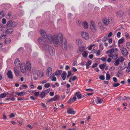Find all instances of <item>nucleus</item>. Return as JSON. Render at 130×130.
Instances as JSON below:
<instances>
[{
  "label": "nucleus",
  "mask_w": 130,
  "mask_h": 130,
  "mask_svg": "<svg viewBox=\"0 0 130 130\" xmlns=\"http://www.w3.org/2000/svg\"><path fill=\"white\" fill-rule=\"evenodd\" d=\"M47 41L49 44L53 43L56 47H58L59 45L64 50L67 49L68 46L67 42L64 40L63 34L61 32H58L53 35H48Z\"/></svg>",
  "instance_id": "1"
},
{
  "label": "nucleus",
  "mask_w": 130,
  "mask_h": 130,
  "mask_svg": "<svg viewBox=\"0 0 130 130\" xmlns=\"http://www.w3.org/2000/svg\"><path fill=\"white\" fill-rule=\"evenodd\" d=\"M118 50L117 48L116 47L114 48L108 50L106 52V53L108 54V56L109 57H112L113 56L112 53H117L118 52Z\"/></svg>",
  "instance_id": "2"
},
{
  "label": "nucleus",
  "mask_w": 130,
  "mask_h": 130,
  "mask_svg": "<svg viewBox=\"0 0 130 130\" xmlns=\"http://www.w3.org/2000/svg\"><path fill=\"white\" fill-rule=\"evenodd\" d=\"M40 33L41 35V36L42 37L44 38H45L46 37V42L48 43V42L47 41V39L48 38V36L49 35H52L51 34H48L47 35H46V32L45 30H43L42 29H41L40 30Z\"/></svg>",
  "instance_id": "3"
},
{
  "label": "nucleus",
  "mask_w": 130,
  "mask_h": 130,
  "mask_svg": "<svg viewBox=\"0 0 130 130\" xmlns=\"http://www.w3.org/2000/svg\"><path fill=\"white\" fill-rule=\"evenodd\" d=\"M90 26L91 29L93 31L96 30L97 27L94 22L93 21L90 22Z\"/></svg>",
  "instance_id": "4"
},
{
  "label": "nucleus",
  "mask_w": 130,
  "mask_h": 130,
  "mask_svg": "<svg viewBox=\"0 0 130 130\" xmlns=\"http://www.w3.org/2000/svg\"><path fill=\"white\" fill-rule=\"evenodd\" d=\"M81 34L82 37L85 40H88L89 37V35L88 33L84 31L81 32Z\"/></svg>",
  "instance_id": "5"
},
{
  "label": "nucleus",
  "mask_w": 130,
  "mask_h": 130,
  "mask_svg": "<svg viewBox=\"0 0 130 130\" xmlns=\"http://www.w3.org/2000/svg\"><path fill=\"white\" fill-rule=\"evenodd\" d=\"M120 51L122 54L124 56H125L127 55L128 52L126 48L124 47H122L120 48Z\"/></svg>",
  "instance_id": "6"
},
{
  "label": "nucleus",
  "mask_w": 130,
  "mask_h": 130,
  "mask_svg": "<svg viewBox=\"0 0 130 130\" xmlns=\"http://www.w3.org/2000/svg\"><path fill=\"white\" fill-rule=\"evenodd\" d=\"M48 51L49 54L51 55H54L55 54V50L51 46H50L48 47Z\"/></svg>",
  "instance_id": "7"
},
{
  "label": "nucleus",
  "mask_w": 130,
  "mask_h": 130,
  "mask_svg": "<svg viewBox=\"0 0 130 130\" xmlns=\"http://www.w3.org/2000/svg\"><path fill=\"white\" fill-rule=\"evenodd\" d=\"M52 69L50 67H48L46 71V75L49 76L51 75L52 73Z\"/></svg>",
  "instance_id": "8"
},
{
  "label": "nucleus",
  "mask_w": 130,
  "mask_h": 130,
  "mask_svg": "<svg viewBox=\"0 0 130 130\" xmlns=\"http://www.w3.org/2000/svg\"><path fill=\"white\" fill-rule=\"evenodd\" d=\"M20 69L21 72L23 73H24L26 71V68L25 64L24 63H22L20 65Z\"/></svg>",
  "instance_id": "9"
},
{
  "label": "nucleus",
  "mask_w": 130,
  "mask_h": 130,
  "mask_svg": "<svg viewBox=\"0 0 130 130\" xmlns=\"http://www.w3.org/2000/svg\"><path fill=\"white\" fill-rule=\"evenodd\" d=\"M45 41V39L42 37H40L38 39V42L41 45H42L44 44Z\"/></svg>",
  "instance_id": "10"
},
{
  "label": "nucleus",
  "mask_w": 130,
  "mask_h": 130,
  "mask_svg": "<svg viewBox=\"0 0 130 130\" xmlns=\"http://www.w3.org/2000/svg\"><path fill=\"white\" fill-rule=\"evenodd\" d=\"M26 65L27 70L28 71H30L31 69V65L30 62L27 61L26 62Z\"/></svg>",
  "instance_id": "11"
},
{
  "label": "nucleus",
  "mask_w": 130,
  "mask_h": 130,
  "mask_svg": "<svg viewBox=\"0 0 130 130\" xmlns=\"http://www.w3.org/2000/svg\"><path fill=\"white\" fill-rule=\"evenodd\" d=\"M14 64L16 67H17L20 65V62L19 59L18 58H16L14 61Z\"/></svg>",
  "instance_id": "12"
},
{
  "label": "nucleus",
  "mask_w": 130,
  "mask_h": 130,
  "mask_svg": "<svg viewBox=\"0 0 130 130\" xmlns=\"http://www.w3.org/2000/svg\"><path fill=\"white\" fill-rule=\"evenodd\" d=\"M67 112L68 114L73 115L75 113V111L71 108H69L67 109Z\"/></svg>",
  "instance_id": "13"
},
{
  "label": "nucleus",
  "mask_w": 130,
  "mask_h": 130,
  "mask_svg": "<svg viewBox=\"0 0 130 130\" xmlns=\"http://www.w3.org/2000/svg\"><path fill=\"white\" fill-rule=\"evenodd\" d=\"M103 21L105 25H107L110 22L109 19H107L106 18H104L103 19Z\"/></svg>",
  "instance_id": "14"
},
{
  "label": "nucleus",
  "mask_w": 130,
  "mask_h": 130,
  "mask_svg": "<svg viewBox=\"0 0 130 130\" xmlns=\"http://www.w3.org/2000/svg\"><path fill=\"white\" fill-rule=\"evenodd\" d=\"M83 27L85 29H88V24L87 22L86 21H84L82 23Z\"/></svg>",
  "instance_id": "15"
},
{
  "label": "nucleus",
  "mask_w": 130,
  "mask_h": 130,
  "mask_svg": "<svg viewBox=\"0 0 130 130\" xmlns=\"http://www.w3.org/2000/svg\"><path fill=\"white\" fill-rule=\"evenodd\" d=\"M7 75L9 79H12L13 78L12 73L11 70H9L7 73Z\"/></svg>",
  "instance_id": "16"
},
{
  "label": "nucleus",
  "mask_w": 130,
  "mask_h": 130,
  "mask_svg": "<svg viewBox=\"0 0 130 130\" xmlns=\"http://www.w3.org/2000/svg\"><path fill=\"white\" fill-rule=\"evenodd\" d=\"M13 31V29L11 28H10L7 29L6 31V32L7 34H10L12 33Z\"/></svg>",
  "instance_id": "17"
},
{
  "label": "nucleus",
  "mask_w": 130,
  "mask_h": 130,
  "mask_svg": "<svg viewBox=\"0 0 130 130\" xmlns=\"http://www.w3.org/2000/svg\"><path fill=\"white\" fill-rule=\"evenodd\" d=\"M116 15L118 16H121L123 14V12L122 11L119 10L116 12Z\"/></svg>",
  "instance_id": "18"
},
{
  "label": "nucleus",
  "mask_w": 130,
  "mask_h": 130,
  "mask_svg": "<svg viewBox=\"0 0 130 130\" xmlns=\"http://www.w3.org/2000/svg\"><path fill=\"white\" fill-rule=\"evenodd\" d=\"M98 26L101 30H104V28L101 22H99L98 23Z\"/></svg>",
  "instance_id": "19"
},
{
  "label": "nucleus",
  "mask_w": 130,
  "mask_h": 130,
  "mask_svg": "<svg viewBox=\"0 0 130 130\" xmlns=\"http://www.w3.org/2000/svg\"><path fill=\"white\" fill-rule=\"evenodd\" d=\"M91 61L88 60L86 63L85 65L86 66V68L87 69L89 68V66L91 64Z\"/></svg>",
  "instance_id": "20"
},
{
  "label": "nucleus",
  "mask_w": 130,
  "mask_h": 130,
  "mask_svg": "<svg viewBox=\"0 0 130 130\" xmlns=\"http://www.w3.org/2000/svg\"><path fill=\"white\" fill-rule=\"evenodd\" d=\"M14 70L15 75L17 76H19V71L16 67L14 68Z\"/></svg>",
  "instance_id": "21"
},
{
  "label": "nucleus",
  "mask_w": 130,
  "mask_h": 130,
  "mask_svg": "<svg viewBox=\"0 0 130 130\" xmlns=\"http://www.w3.org/2000/svg\"><path fill=\"white\" fill-rule=\"evenodd\" d=\"M76 42L77 44L80 45L83 43V41L81 39H77L76 41Z\"/></svg>",
  "instance_id": "22"
},
{
  "label": "nucleus",
  "mask_w": 130,
  "mask_h": 130,
  "mask_svg": "<svg viewBox=\"0 0 130 130\" xmlns=\"http://www.w3.org/2000/svg\"><path fill=\"white\" fill-rule=\"evenodd\" d=\"M103 98L101 99L100 98L97 97V102L96 103L97 104H101L102 103Z\"/></svg>",
  "instance_id": "23"
},
{
  "label": "nucleus",
  "mask_w": 130,
  "mask_h": 130,
  "mask_svg": "<svg viewBox=\"0 0 130 130\" xmlns=\"http://www.w3.org/2000/svg\"><path fill=\"white\" fill-rule=\"evenodd\" d=\"M67 74V73L65 72H63L62 74L61 77L62 78L63 80H65L66 77V75Z\"/></svg>",
  "instance_id": "24"
},
{
  "label": "nucleus",
  "mask_w": 130,
  "mask_h": 130,
  "mask_svg": "<svg viewBox=\"0 0 130 130\" xmlns=\"http://www.w3.org/2000/svg\"><path fill=\"white\" fill-rule=\"evenodd\" d=\"M75 95L76 97H77V98L79 99L81 98V95L79 92H76V93Z\"/></svg>",
  "instance_id": "25"
},
{
  "label": "nucleus",
  "mask_w": 130,
  "mask_h": 130,
  "mask_svg": "<svg viewBox=\"0 0 130 130\" xmlns=\"http://www.w3.org/2000/svg\"><path fill=\"white\" fill-rule=\"evenodd\" d=\"M37 74L38 77H41L43 76V73L42 72L38 71L37 72Z\"/></svg>",
  "instance_id": "26"
},
{
  "label": "nucleus",
  "mask_w": 130,
  "mask_h": 130,
  "mask_svg": "<svg viewBox=\"0 0 130 130\" xmlns=\"http://www.w3.org/2000/svg\"><path fill=\"white\" fill-rule=\"evenodd\" d=\"M50 78L52 81H56V78L53 74L51 76Z\"/></svg>",
  "instance_id": "27"
},
{
  "label": "nucleus",
  "mask_w": 130,
  "mask_h": 130,
  "mask_svg": "<svg viewBox=\"0 0 130 130\" xmlns=\"http://www.w3.org/2000/svg\"><path fill=\"white\" fill-rule=\"evenodd\" d=\"M11 41V39L9 38H6L5 40V43L6 44H9Z\"/></svg>",
  "instance_id": "28"
},
{
  "label": "nucleus",
  "mask_w": 130,
  "mask_h": 130,
  "mask_svg": "<svg viewBox=\"0 0 130 130\" xmlns=\"http://www.w3.org/2000/svg\"><path fill=\"white\" fill-rule=\"evenodd\" d=\"M46 91H43L41 93L40 96L42 98H43L46 96Z\"/></svg>",
  "instance_id": "29"
},
{
  "label": "nucleus",
  "mask_w": 130,
  "mask_h": 130,
  "mask_svg": "<svg viewBox=\"0 0 130 130\" xmlns=\"http://www.w3.org/2000/svg\"><path fill=\"white\" fill-rule=\"evenodd\" d=\"M110 77L109 74L108 72H107L106 73V79L107 80H108L110 79Z\"/></svg>",
  "instance_id": "30"
},
{
  "label": "nucleus",
  "mask_w": 130,
  "mask_h": 130,
  "mask_svg": "<svg viewBox=\"0 0 130 130\" xmlns=\"http://www.w3.org/2000/svg\"><path fill=\"white\" fill-rule=\"evenodd\" d=\"M11 22L12 21L11 20H10L7 22L6 26L7 27H9L11 26Z\"/></svg>",
  "instance_id": "31"
},
{
  "label": "nucleus",
  "mask_w": 130,
  "mask_h": 130,
  "mask_svg": "<svg viewBox=\"0 0 130 130\" xmlns=\"http://www.w3.org/2000/svg\"><path fill=\"white\" fill-rule=\"evenodd\" d=\"M124 40L123 38H121L118 40V43L120 44H122L124 42Z\"/></svg>",
  "instance_id": "32"
},
{
  "label": "nucleus",
  "mask_w": 130,
  "mask_h": 130,
  "mask_svg": "<svg viewBox=\"0 0 130 130\" xmlns=\"http://www.w3.org/2000/svg\"><path fill=\"white\" fill-rule=\"evenodd\" d=\"M16 94L19 96H21L23 95V92H17L16 93Z\"/></svg>",
  "instance_id": "33"
},
{
  "label": "nucleus",
  "mask_w": 130,
  "mask_h": 130,
  "mask_svg": "<svg viewBox=\"0 0 130 130\" xmlns=\"http://www.w3.org/2000/svg\"><path fill=\"white\" fill-rule=\"evenodd\" d=\"M88 54L87 52L86 51H85L82 53V55L84 57H87Z\"/></svg>",
  "instance_id": "34"
},
{
  "label": "nucleus",
  "mask_w": 130,
  "mask_h": 130,
  "mask_svg": "<svg viewBox=\"0 0 130 130\" xmlns=\"http://www.w3.org/2000/svg\"><path fill=\"white\" fill-rule=\"evenodd\" d=\"M108 39V37L107 35L105 36L102 39V41L105 42Z\"/></svg>",
  "instance_id": "35"
},
{
  "label": "nucleus",
  "mask_w": 130,
  "mask_h": 130,
  "mask_svg": "<svg viewBox=\"0 0 130 130\" xmlns=\"http://www.w3.org/2000/svg\"><path fill=\"white\" fill-rule=\"evenodd\" d=\"M6 36V34L3 32L1 34V37L2 39H4L5 38Z\"/></svg>",
  "instance_id": "36"
},
{
  "label": "nucleus",
  "mask_w": 130,
  "mask_h": 130,
  "mask_svg": "<svg viewBox=\"0 0 130 130\" xmlns=\"http://www.w3.org/2000/svg\"><path fill=\"white\" fill-rule=\"evenodd\" d=\"M5 14L3 11H1L0 12V18H3Z\"/></svg>",
  "instance_id": "37"
},
{
  "label": "nucleus",
  "mask_w": 130,
  "mask_h": 130,
  "mask_svg": "<svg viewBox=\"0 0 130 130\" xmlns=\"http://www.w3.org/2000/svg\"><path fill=\"white\" fill-rule=\"evenodd\" d=\"M11 15V12H9L6 16V18L8 19H9L10 18Z\"/></svg>",
  "instance_id": "38"
},
{
  "label": "nucleus",
  "mask_w": 130,
  "mask_h": 130,
  "mask_svg": "<svg viewBox=\"0 0 130 130\" xmlns=\"http://www.w3.org/2000/svg\"><path fill=\"white\" fill-rule=\"evenodd\" d=\"M59 96L58 95H55L53 98L54 99V101L58 100L59 99Z\"/></svg>",
  "instance_id": "39"
},
{
  "label": "nucleus",
  "mask_w": 130,
  "mask_h": 130,
  "mask_svg": "<svg viewBox=\"0 0 130 130\" xmlns=\"http://www.w3.org/2000/svg\"><path fill=\"white\" fill-rule=\"evenodd\" d=\"M6 95V94L5 93H2L0 95V97L1 98H3L5 97Z\"/></svg>",
  "instance_id": "40"
},
{
  "label": "nucleus",
  "mask_w": 130,
  "mask_h": 130,
  "mask_svg": "<svg viewBox=\"0 0 130 130\" xmlns=\"http://www.w3.org/2000/svg\"><path fill=\"white\" fill-rule=\"evenodd\" d=\"M17 25L16 23L14 22H12L11 24V27H15Z\"/></svg>",
  "instance_id": "41"
},
{
  "label": "nucleus",
  "mask_w": 130,
  "mask_h": 130,
  "mask_svg": "<svg viewBox=\"0 0 130 130\" xmlns=\"http://www.w3.org/2000/svg\"><path fill=\"white\" fill-rule=\"evenodd\" d=\"M125 35L127 39H128L130 38L129 34L127 32H125Z\"/></svg>",
  "instance_id": "42"
},
{
  "label": "nucleus",
  "mask_w": 130,
  "mask_h": 130,
  "mask_svg": "<svg viewBox=\"0 0 130 130\" xmlns=\"http://www.w3.org/2000/svg\"><path fill=\"white\" fill-rule=\"evenodd\" d=\"M95 46V44H93V45H90L88 47V49L89 50H90L92 48L93 46Z\"/></svg>",
  "instance_id": "43"
},
{
  "label": "nucleus",
  "mask_w": 130,
  "mask_h": 130,
  "mask_svg": "<svg viewBox=\"0 0 130 130\" xmlns=\"http://www.w3.org/2000/svg\"><path fill=\"white\" fill-rule=\"evenodd\" d=\"M118 59L119 60V61L120 62L123 61L124 60L123 57H121L119 58Z\"/></svg>",
  "instance_id": "44"
},
{
  "label": "nucleus",
  "mask_w": 130,
  "mask_h": 130,
  "mask_svg": "<svg viewBox=\"0 0 130 130\" xmlns=\"http://www.w3.org/2000/svg\"><path fill=\"white\" fill-rule=\"evenodd\" d=\"M118 54H116L114 55H113V56L112 57V58H113L114 59H116L118 57Z\"/></svg>",
  "instance_id": "45"
},
{
  "label": "nucleus",
  "mask_w": 130,
  "mask_h": 130,
  "mask_svg": "<svg viewBox=\"0 0 130 130\" xmlns=\"http://www.w3.org/2000/svg\"><path fill=\"white\" fill-rule=\"evenodd\" d=\"M126 45L127 48L130 50V42H127L126 43Z\"/></svg>",
  "instance_id": "46"
},
{
  "label": "nucleus",
  "mask_w": 130,
  "mask_h": 130,
  "mask_svg": "<svg viewBox=\"0 0 130 130\" xmlns=\"http://www.w3.org/2000/svg\"><path fill=\"white\" fill-rule=\"evenodd\" d=\"M61 71L60 70L57 71L55 73V75L56 76L59 75L60 74Z\"/></svg>",
  "instance_id": "47"
},
{
  "label": "nucleus",
  "mask_w": 130,
  "mask_h": 130,
  "mask_svg": "<svg viewBox=\"0 0 130 130\" xmlns=\"http://www.w3.org/2000/svg\"><path fill=\"white\" fill-rule=\"evenodd\" d=\"M105 64H101L100 65L99 67L101 69H103L105 68Z\"/></svg>",
  "instance_id": "48"
},
{
  "label": "nucleus",
  "mask_w": 130,
  "mask_h": 130,
  "mask_svg": "<svg viewBox=\"0 0 130 130\" xmlns=\"http://www.w3.org/2000/svg\"><path fill=\"white\" fill-rule=\"evenodd\" d=\"M119 61L118 59L114 63V64L116 66H117L119 63Z\"/></svg>",
  "instance_id": "49"
},
{
  "label": "nucleus",
  "mask_w": 130,
  "mask_h": 130,
  "mask_svg": "<svg viewBox=\"0 0 130 130\" xmlns=\"http://www.w3.org/2000/svg\"><path fill=\"white\" fill-rule=\"evenodd\" d=\"M96 56H98L100 54V51L99 50H98L96 53Z\"/></svg>",
  "instance_id": "50"
},
{
  "label": "nucleus",
  "mask_w": 130,
  "mask_h": 130,
  "mask_svg": "<svg viewBox=\"0 0 130 130\" xmlns=\"http://www.w3.org/2000/svg\"><path fill=\"white\" fill-rule=\"evenodd\" d=\"M50 86V84L49 83H46L44 85V87L46 88H48Z\"/></svg>",
  "instance_id": "51"
},
{
  "label": "nucleus",
  "mask_w": 130,
  "mask_h": 130,
  "mask_svg": "<svg viewBox=\"0 0 130 130\" xmlns=\"http://www.w3.org/2000/svg\"><path fill=\"white\" fill-rule=\"evenodd\" d=\"M76 96L74 95V96L73 97L72 99V102H74L76 101Z\"/></svg>",
  "instance_id": "52"
},
{
  "label": "nucleus",
  "mask_w": 130,
  "mask_h": 130,
  "mask_svg": "<svg viewBox=\"0 0 130 130\" xmlns=\"http://www.w3.org/2000/svg\"><path fill=\"white\" fill-rule=\"evenodd\" d=\"M6 29V26H4L3 27H2L1 28V30L2 31H5V30Z\"/></svg>",
  "instance_id": "53"
},
{
  "label": "nucleus",
  "mask_w": 130,
  "mask_h": 130,
  "mask_svg": "<svg viewBox=\"0 0 130 130\" xmlns=\"http://www.w3.org/2000/svg\"><path fill=\"white\" fill-rule=\"evenodd\" d=\"M99 78L100 79L102 80H103L105 79L104 76L103 75H101L100 76Z\"/></svg>",
  "instance_id": "54"
},
{
  "label": "nucleus",
  "mask_w": 130,
  "mask_h": 130,
  "mask_svg": "<svg viewBox=\"0 0 130 130\" xmlns=\"http://www.w3.org/2000/svg\"><path fill=\"white\" fill-rule=\"evenodd\" d=\"M2 23L4 24H5L6 23V21L5 19L3 18L2 20Z\"/></svg>",
  "instance_id": "55"
},
{
  "label": "nucleus",
  "mask_w": 130,
  "mask_h": 130,
  "mask_svg": "<svg viewBox=\"0 0 130 130\" xmlns=\"http://www.w3.org/2000/svg\"><path fill=\"white\" fill-rule=\"evenodd\" d=\"M120 85L119 83H116L113 85V86L114 87H116Z\"/></svg>",
  "instance_id": "56"
},
{
  "label": "nucleus",
  "mask_w": 130,
  "mask_h": 130,
  "mask_svg": "<svg viewBox=\"0 0 130 130\" xmlns=\"http://www.w3.org/2000/svg\"><path fill=\"white\" fill-rule=\"evenodd\" d=\"M71 73L70 71H69L68 72V75L67 76V77L69 78L71 75Z\"/></svg>",
  "instance_id": "57"
},
{
  "label": "nucleus",
  "mask_w": 130,
  "mask_h": 130,
  "mask_svg": "<svg viewBox=\"0 0 130 130\" xmlns=\"http://www.w3.org/2000/svg\"><path fill=\"white\" fill-rule=\"evenodd\" d=\"M121 34V33L120 32H118L117 33V37L118 38H120V36Z\"/></svg>",
  "instance_id": "58"
},
{
  "label": "nucleus",
  "mask_w": 130,
  "mask_h": 130,
  "mask_svg": "<svg viewBox=\"0 0 130 130\" xmlns=\"http://www.w3.org/2000/svg\"><path fill=\"white\" fill-rule=\"evenodd\" d=\"M34 95L36 96H38L39 94V93L38 92H36L34 93Z\"/></svg>",
  "instance_id": "59"
},
{
  "label": "nucleus",
  "mask_w": 130,
  "mask_h": 130,
  "mask_svg": "<svg viewBox=\"0 0 130 130\" xmlns=\"http://www.w3.org/2000/svg\"><path fill=\"white\" fill-rule=\"evenodd\" d=\"M85 48L84 47H81L79 48V50L81 52H82L84 50Z\"/></svg>",
  "instance_id": "60"
},
{
  "label": "nucleus",
  "mask_w": 130,
  "mask_h": 130,
  "mask_svg": "<svg viewBox=\"0 0 130 130\" xmlns=\"http://www.w3.org/2000/svg\"><path fill=\"white\" fill-rule=\"evenodd\" d=\"M71 78L72 80L73 81H74L76 78V76H74L72 77H71Z\"/></svg>",
  "instance_id": "61"
},
{
  "label": "nucleus",
  "mask_w": 130,
  "mask_h": 130,
  "mask_svg": "<svg viewBox=\"0 0 130 130\" xmlns=\"http://www.w3.org/2000/svg\"><path fill=\"white\" fill-rule=\"evenodd\" d=\"M14 115L13 113H11L10 114V115L9 117L10 118H12L14 117Z\"/></svg>",
  "instance_id": "62"
},
{
  "label": "nucleus",
  "mask_w": 130,
  "mask_h": 130,
  "mask_svg": "<svg viewBox=\"0 0 130 130\" xmlns=\"http://www.w3.org/2000/svg\"><path fill=\"white\" fill-rule=\"evenodd\" d=\"M112 33L111 32H110L107 36V37L108 38L112 36Z\"/></svg>",
  "instance_id": "63"
},
{
  "label": "nucleus",
  "mask_w": 130,
  "mask_h": 130,
  "mask_svg": "<svg viewBox=\"0 0 130 130\" xmlns=\"http://www.w3.org/2000/svg\"><path fill=\"white\" fill-rule=\"evenodd\" d=\"M49 94L50 96H53L54 95V92H52L50 93Z\"/></svg>",
  "instance_id": "64"
}]
</instances>
